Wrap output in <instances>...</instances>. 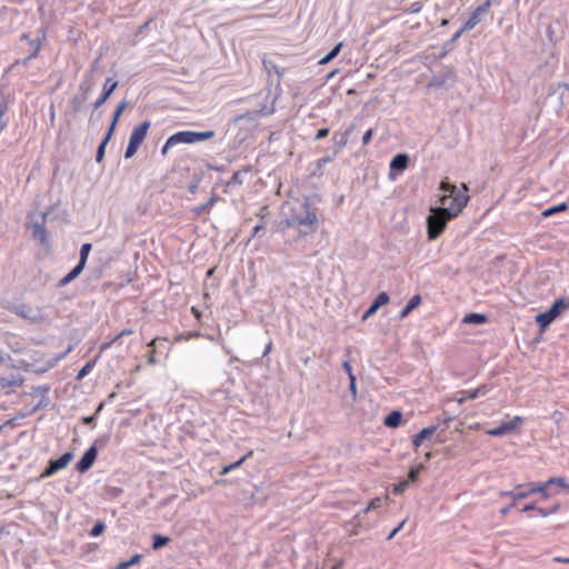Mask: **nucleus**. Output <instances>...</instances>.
<instances>
[{"mask_svg":"<svg viewBox=\"0 0 569 569\" xmlns=\"http://www.w3.org/2000/svg\"><path fill=\"white\" fill-rule=\"evenodd\" d=\"M306 207V216L305 217H292L288 222L289 226H307L310 228V231H316L318 226V217L315 211H312L308 203Z\"/></svg>","mask_w":569,"mask_h":569,"instance_id":"nucleus-10","label":"nucleus"},{"mask_svg":"<svg viewBox=\"0 0 569 569\" xmlns=\"http://www.w3.org/2000/svg\"><path fill=\"white\" fill-rule=\"evenodd\" d=\"M103 530H104V525H103L102 522H97V523L92 527V529H91V531H90V535H91L92 537H98L99 535H101V533L103 532Z\"/></svg>","mask_w":569,"mask_h":569,"instance_id":"nucleus-41","label":"nucleus"},{"mask_svg":"<svg viewBox=\"0 0 569 569\" xmlns=\"http://www.w3.org/2000/svg\"><path fill=\"white\" fill-rule=\"evenodd\" d=\"M191 312L194 316L196 319L200 320L201 318V311L197 307H191Z\"/></svg>","mask_w":569,"mask_h":569,"instance_id":"nucleus-54","label":"nucleus"},{"mask_svg":"<svg viewBox=\"0 0 569 569\" xmlns=\"http://www.w3.org/2000/svg\"><path fill=\"white\" fill-rule=\"evenodd\" d=\"M342 46H343V43H342V42L337 43V44L331 49V51H330L329 53H327L323 58H321V59L319 60V64H327V63H329L332 59H335V58L339 54V52H340V50H341Z\"/></svg>","mask_w":569,"mask_h":569,"instance_id":"nucleus-30","label":"nucleus"},{"mask_svg":"<svg viewBox=\"0 0 569 569\" xmlns=\"http://www.w3.org/2000/svg\"><path fill=\"white\" fill-rule=\"evenodd\" d=\"M523 486L522 485H518L516 487L517 489V493L513 495V503H516L518 500H522L527 497L530 496V493H528V489L527 490H522Z\"/></svg>","mask_w":569,"mask_h":569,"instance_id":"nucleus-36","label":"nucleus"},{"mask_svg":"<svg viewBox=\"0 0 569 569\" xmlns=\"http://www.w3.org/2000/svg\"><path fill=\"white\" fill-rule=\"evenodd\" d=\"M408 487V481H401L399 483L393 485L392 492L396 495L402 493Z\"/></svg>","mask_w":569,"mask_h":569,"instance_id":"nucleus-39","label":"nucleus"},{"mask_svg":"<svg viewBox=\"0 0 569 569\" xmlns=\"http://www.w3.org/2000/svg\"><path fill=\"white\" fill-rule=\"evenodd\" d=\"M559 505L553 506L551 509L537 508L538 513L541 517H548L559 510Z\"/></svg>","mask_w":569,"mask_h":569,"instance_id":"nucleus-38","label":"nucleus"},{"mask_svg":"<svg viewBox=\"0 0 569 569\" xmlns=\"http://www.w3.org/2000/svg\"><path fill=\"white\" fill-rule=\"evenodd\" d=\"M389 302V296L387 292H380L373 301V308L379 309L381 306Z\"/></svg>","mask_w":569,"mask_h":569,"instance_id":"nucleus-35","label":"nucleus"},{"mask_svg":"<svg viewBox=\"0 0 569 569\" xmlns=\"http://www.w3.org/2000/svg\"><path fill=\"white\" fill-rule=\"evenodd\" d=\"M372 136H373V129H368L363 137H362V143L366 146L370 142V140L372 139Z\"/></svg>","mask_w":569,"mask_h":569,"instance_id":"nucleus-43","label":"nucleus"},{"mask_svg":"<svg viewBox=\"0 0 569 569\" xmlns=\"http://www.w3.org/2000/svg\"><path fill=\"white\" fill-rule=\"evenodd\" d=\"M350 389L353 393H356V377L351 376L350 378Z\"/></svg>","mask_w":569,"mask_h":569,"instance_id":"nucleus-56","label":"nucleus"},{"mask_svg":"<svg viewBox=\"0 0 569 569\" xmlns=\"http://www.w3.org/2000/svg\"><path fill=\"white\" fill-rule=\"evenodd\" d=\"M250 167H244L241 170H237L233 172L230 180L224 183V192H229L237 186H241L243 183L242 174L250 172Z\"/></svg>","mask_w":569,"mask_h":569,"instance_id":"nucleus-17","label":"nucleus"},{"mask_svg":"<svg viewBox=\"0 0 569 569\" xmlns=\"http://www.w3.org/2000/svg\"><path fill=\"white\" fill-rule=\"evenodd\" d=\"M97 458V449L94 446L90 447L82 456V458L76 465V469L79 472L89 470L94 463Z\"/></svg>","mask_w":569,"mask_h":569,"instance_id":"nucleus-12","label":"nucleus"},{"mask_svg":"<svg viewBox=\"0 0 569 569\" xmlns=\"http://www.w3.org/2000/svg\"><path fill=\"white\" fill-rule=\"evenodd\" d=\"M352 130H353V127L351 126L349 129H347V130L345 131V133H342V134H341L340 140L337 142V147H338V148H340V149H341V148H343V147H346V146H347V143H348V141H349V136H350V133L352 132Z\"/></svg>","mask_w":569,"mask_h":569,"instance_id":"nucleus-37","label":"nucleus"},{"mask_svg":"<svg viewBox=\"0 0 569 569\" xmlns=\"http://www.w3.org/2000/svg\"><path fill=\"white\" fill-rule=\"evenodd\" d=\"M132 333H133V330H132V329H130V328H126V329L121 330L118 335H116V339H118V340H119V339H121V338H123V337H127V336H130V335H132Z\"/></svg>","mask_w":569,"mask_h":569,"instance_id":"nucleus-45","label":"nucleus"},{"mask_svg":"<svg viewBox=\"0 0 569 569\" xmlns=\"http://www.w3.org/2000/svg\"><path fill=\"white\" fill-rule=\"evenodd\" d=\"M377 310H378V309H377V308H373V305H371V306L369 307V309L365 312V315H363V317H362V318H363V319H367V318H369V317L373 316V315L377 312Z\"/></svg>","mask_w":569,"mask_h":569,"instance_id":"nucleus-50","label":"nucleus"},{"mask_svg":"<svg viewBox=\"0 0 569 569\" xmlns=\"http://www.w3.org/2000/svg\"><path fill=\"white\" fill-rule=\"evenodd\" d=\"M91 243H83L81 246V249H80V259H79V262H78V267H80L81 269H84L86 267V263H87V260H88V257H89V253L91 251Z\"/></svg>","mask_w":569,"mask_h":569,"instance_id":"nucleus-31","label":"nucleus"},{"mask_svg":"<svg viewBox=\"0 0 569 569\" xmlns=\"http://www.w3.org/2000/svg\"><path fill=\"white\" fill-rule=\"evenodd\" d=\"M24 382V378L19 373H10L0 377V390L9 396L20 388Z\"/></svg>","mask_w":569,"mask_h":569,"instance_id":"nucleus-8","label":"nucleus"},{"mask_svg":"<svg viewBox=\"0 0 569 569\" xmlns=\"http://www.w3.org/2000/svg\"><path fill=\"white\" fill-rule=\"evenodd\" d=\"M555 486L556 487H566L565 478L552 477V478H549L547 481L540 482L538 493H540L543 499H548L551 496L557 493V491L553 492L550 490Z\"/></svg>","mask_w":569,"mask_h":569,"instance_id":"nucleus-11","label":"nucleus"},{"mask_svg":"<svg viewBox=\"0 0 569 569\" xmlns=\"http://www.w3.org/2000/svg\"><path fill=\"white\" fill-rule=\"evenodd\" d=\"M150 126V121L146 120L133 128L124 152V157L127 159L133 157L137 153L138 149L140 148V146L142 144L148 134Z\"/></svg>","mask_w":569,"mask_h":569,"instance_id":"nucleus-4","label":"nucleus"},{"mask_svg":"<svg viewBox=\"0 0 569 569\" xmlns=\"http://www.w3.org/2000/svg\"><path fill=\"white\" fill-rule=\"evenodd\" d=\"M82 270L83 269H81L80 267L76 266L69 273H67L63 278H61L59 280L58 286L59 287L67 286L68 283L73 281L82 272Z\"/></svg>","mask_w":569,"mask_h":569,"instance_id":"nucleus-25","label":"nucleus"},{"mask_svg":"<svg viewBox=\"0 0 569 569\" xmlns=\"http://www.w3.org/2000/svg\"><path fill=\"white\" fill-rule=\"evenodd\" d=\"M46 217L47 214L44 213L41 223H33L31 226L32 237L37 239L42 246H48V232L44 227Z\"/></svg>","mask_w":569,"mask_h":569,"instance_id":"nucleus-15","label":"nucleus"},{"mask_svg":"<svg viewBox=\"0 0 569 569\" xmlns=\"http://www.w3.org/2000/svg\"><path fill=\"white\" fill-rule=\"evenodd\" d=\"M219 201V197L216 194H212L208 201L203 204L197 206L192 209V212L200 217L204 211L210 210L217 202Z\"/></svg>","mask_w":569,"mask_h":569,"instance_id":"nucleus-23","label":"nucleus"},{"mask_svg":"<svg viewBox=\"0 0 569 569\" xmlns=\"http://www.w3.org/2000/svg\"><path fill=\"white\" fill-rule=\"evenodd\" d=\"M492 0H486L483 3L479 4L469 16L468 20L461 28V31H469L473 29L478 23L481 22L485 16L489 13L491 8Z\"/></svg>","mask_w":569,"mask_h":569,"instance_id":"nucleus-6","label":"nucleus"},{"mask_svg":"<svg viewBox=\"0 0 569 569\" xmlns=\"http://www.w3.org/2000/svg\"><path fill=\"white\" fill-rule=\"evenodd\" d=\"M253 455V451L252 450H249L243 457H241L240 459H243V462L249 459L250 457H252Z\"/></svg>","mask_w":569,"mask_h":569,"instance_id":"nucleus-61","label":"nucleus"},{"mask_svg":"<svg viewBox=\"0 0 569 569\" xmlns=\"http://www.w3.org/2000/svg\"><path fill=\"white\" fill-rule=\"evenodd\" d=\"M328 134H329V129H327V128L319 129L318 132L316 133V139L317 140L323 139Z\"/></svg>","mask_w":569,"mask_h":569,"instance_id":"nucleus-46","label":"nucleus"},{"mask_svg":"<svg viewBox=\"0 0 569 569\" xmlns=\"http://www.w3.org/2000/svg\"><path fill=\"white\" fill-rule=\"evenodd\" d=\"M91 369V362H88L78 373V378L84 377Z\"/></svg>","mask_w":569,"mask_h":569,"instance_id":"nucleus-48","label":"nucleus"},{"mask_svg":"<svg viewBox=\"0 0 569 569\" xmlns=\"http://www.w3.org/2000/svg\"><path fill=\"white\" fill-rule=\"evenodd\" d=\"M409 158L405 153L397 154L390 162V169L403 171L408 167Z\"/></svg>","mask_w":569,"mask_h":569,"instance_id":"nucleus-20","label":"nucleus"},{"mask_svg":"<svg viewBox=\"0 0 569 569\" xmlns=\"http://www.w3.org/2000/svg\"><path fill=\"white\" fill-rule=\"evenodd\" d=\"M128 568H129V563L127 561H123V562L118 563L116 569H128Z\"/></svg>","mask_w":569,"mask_h":569,"instance_id":"nucleus-59","label":"nucleus"},{"mask_svg":"<svg viewBox=\"0 0 569 569\" xmlns=\"http://www.w3.org/2000/svg\"><path fill=\"white\" fill-rule=\"evenodd\" d=\"M398 532H399V531H398V529H396V528H395V529L389 533V536L387 537V539H388V540H391V539H392V538H393Z\"/></svg>","mask_w":569,"mask_h":569,"instance_id":"nucleus-63","label":"nucleus"},{"mask_svg":"<svg viewBox=\"0 0 569 569\" xmlns=\"http://www.w3.org/2000/svg\"><path fill=\"white\" fill-rule=\"evenodd\" d=\"M172 147H174V144H170L169 138H168L167 141L164 142V144L161 148V154L166 156L168 153L169 149L172 148Z\"/></svg>","mask_w":569,"mask_h":569,"instance_id":"nucleus-49","label":"nucleus"},{"mask_svg":"<svg viewBox=\"0 0 569 569\" xmlns=\"http://www.w3.org/2000/svg\"><path fill=\"white\" fill-rule=\"evenodd\" d=\"M419 472H420L419 468H411L410 471H409V475H408L409 479L411 481H415L417 479Z\"/></svg>","mask_w":569,"mask_h":569,"instance_id":"nucleus-47","label":"nucleus"},{"mask_svg":"<svg viewBox=\"0 0 569 569\" xmlns=\"http://www.w3.org/2000/svg\"><path fill=\"white\" fill-rule=\"evenodd\" d=\"M82 270L83 269H81L80 267L76 266L69 273H67L63 278H61L59 280L58 286L59 287L67 286L68 283L73 281L82 272Z\"/></svg>","mask_w":569,"mask_h":569,"instance_id":"nucleus-26","label":"nucleus"},{"mask_svg":"<svg viewBox=\"0 0 569 569\" xmlns=\"http://www.w3.org/2000/svg\"><path fill=\"white\" fill-rule=\"evenodd\" d=\"M436 430L437 427H428L415 435L412 438L413 448L417 450L427 438H430L436 432Z\"/></svg>","mask_w":569,"mask_h":569,"instance_id":"nucleus-18","label":"nucleus"},{"mask_svg":"<svg viewBox=\"0 0 569 569\" xmlns=\"http://www.w3.org/2000/svg\"><path fill=\"white\" fill-rule=\"evenodd\" d=\"M402 422V413L398 410L391 411L383 420V423L388 428H397Z\"/></svg>","mask_w":569,"mask_h":569,"instance_id":"nucleus-21","label":"nucleus"},{"mask_svg":"<svg viewBox=\"0 0 569 569\" xmlns=\"http://www.w3.org/2000/svg\"><path fill=\"white\" fill-rule=\"evenodd\" d=\"M488 392V387L487 385H482L473 390H463V391H460L459 395H461L460 398H458V402L459 403H462L467 400H473L480 396H485L486 393Z\"/></svg>","mask_w":569,"mask_h":569,"instance_id":"nucleus-16","label":"nucleus"},{"mask_svg":"<svg viewBox=\"0 0 569 569\" xmlns=\"http://www.w3.org/2000/svg\"><path fill=\"white\" fill-rule=\"evenodd\" d=\"M169 541H170V539L168 537H163V536H160V535H154L153 536L152 548L156 549V550L160 549L163 546H166Z\"/></svg>","mask_w":569,"mask_h":569,"instance_id":"nucleus-34","label":"nucleus"},{"mask_svg":"<svg viewBox=\"0 0 569 569\" xmlns=\"http://www.w3.org/2000/svg\"><path fill=\"white\" fill-rule=\"evenodd\" d=\"M567 308H569V299H557L549 310L536 316L537 325L541 330H545Z\"/></svg>","mask_w":569,"mask_h":569,"instance_id":"nucleus-5","label":"nucleus"},{"mask_svg":"<svg viewBox=\"0 0 569 569\" xmlns=\"http://www.w3.org/2000/svg\"><path fill=\"white\" fill-rule=\"evenodd\" d=\"M530 510H537L536 506L535 505H526L521 511L522 512H527V511H530Z\"/></svg>","mask_w":569,"mask_h":569,"instance_id":"nucleus-57","label":"nucleus"},{"mask_svg":"<svg viewBox=\"0 0 569 569\" xmlns=\"http://www.w3.org/2000/svg\"><path fill=\"white\" fill-rule=\"evenodd\" d=\"M72 459H73V453L72 452H64L58 459L51 460L49 462V466L41 473V478L51 477L56 472H58L59 470L64 469L71 462Z\"/></svg>","mask_w":569,"mask_h":569,"instance_id":"nucleus-9","label":"nucleus"},{"mask_svg":"<svg viewBox=\"0 0 569 569\" xmlns=\"http://www.w3.org/2000/svg\"><path fill=\"white\" fill-rule=\"evenodd\" d=\"M551 418L555 420V422L557 425L561 423L565 419V416L561 411L559 410H555L552 413H551Z\"/></svg>","mask_w":569,"mask_h":569,"instance_id":"nucleus-42","label":"nucleus"},{"mask_svg":"<svg viewBox=\"0 0 569 569\" xmlns=\"http://www.w3.org/2000/svg\"><path fill=\"white\" fill-rule=\"evenodd\" d=\"M439 189L442 191L439 198L442 206L440 208L447 210L451 217H458L469 201L467 186L462 184L461 188H457L446 179L440 182Z\"/></svg>","mask_w":569,"mask_h":569,"instance_id":"nucleus-1","label":"nucleus"},{"mask_svg":"<svg viewBox=\"0 0 569 569\" xmlns=\"http://www.w3.org/2000/svg\"><path fill=\"white\" fill-rule=\"evenodd\" d=\"M118 86V82L114 81L111 78H108L103 84L102 93L100 97L94 101L93 107L94 109L100 108L112 94V92L116 90Z\"/></svg>","mask_w":569,"mask_h":569,"instance_id":"nucleus-13","label":"nucleus"},{"mask_svg":"<svg viewBox=\"0 0 569 569\" xmlns=\"http://www.w3.org/2000/svg\"><path fill=\"white\" fill-rule=\"evenodd\" d=\"M342 367H343L345 371L348 373L349 378H351V376H353V373H352V368H351L349 361H345L342 363Z\"/></svg>","mask_w":569,"mask_h":569,"instance_id":"nucleus-51","label":"nucleus"},{"mask_svg":"<svg viewBox=\"0 0 569 569\" xmlns=\"http://www.w3.org/2000/svg\"><path fill=\"white\" fill-rule=\"evenodd\" d=\"M362 515L363 513H361V511H360L356 516H353V518L351 520H349V521H347L345 523V527L351 526V530L349 532V536H357V535H359L365 529L363 525L361 522V516Z\"/></svg>","mask_w":569,"mask_h":569,"instance_id":"nucleus-19","label":"nucleus"},{"mask_svg":"<svg viewBox=\"0 0 569 569\" xmlns=\"http://www.w3.org/2000/svg\"><path fill=\"white\" fill-rule=\"evenodd\" d=\"M168 339L166 337H156L153 338L148 345V352L146 355V358H147V363L150 365V366H153L156 363H158V359L156 357L157 355V346L160 343V342H167Z\"/></svg>","mask_w":569,"mask_h":569,"instance_id":"nucleus-14","label":"nucleus"},{"mask_svg":"<svg viewBox=\"0 0 569 569\" xmlns=\"http://www.w3.org/2000/svg\"><path fill=\"white\" fill-rule=\"evenodd\" d=\"M515 506V503L512 502L510 506L501 509V513L502 515H507L509 512V510Z\"/></svg>","mask_w":569,"mask_h":569,"instance_id":"nucleus-62","label":"nucleus"},{"mask_svg":"<svg viewBox=\"0 0 569 569\" xmlns=\"http://www.w3.org/2000/svg\"><path fill=\"white\" fill-rule=\"evenodd\" d=\"M465 323L482 325L487 321V317L481 313H468L463 317Z\"/></svg>","mask_w":569,"mask_h":569,"instance_id":"nucleus-29","label":"nucleus"},{"mask_svg":"<svg viewBox=\"0 0 569 569\" xmlns=\"http://www.w3.org/2000/svg\"><path fill=\"white\" fill-rule=\"evenodd\" d=\"M216 136L213 130L196 132V131H179L169 137L170 144H193L200 141L210 140Z\"/></svg>","mask_w":569,"mask_h":569,"instance_id":"nucleus-3","label":"nucleus"},{"mask_svg":"<svg viewBox=\"0 0 569 569\" xmlns=\"http://www.w3.org/2000/svg\"><path fill=\"white\" fill-rule=\"evenodd\" d=\"M141 559V555H134L130 560H128L127 562L129 563V567L138 563Z\"/></svg>","mask_w":569,"mask_h":569,"instance_id":"nucleus-52","label":"nucleus"},{"mask_svg":"<svg viewBox=\"0 0 569 569\" xmlns=\"http://www.w3.org/2000/svg\"><path fill=\"white\" fill-rule=\"evenodd\" d=\"M127 107H128V102H127V101L121 102V103L117 107V109H116V111H114V113H113V117H112V121H111V123H110V127H109V129H108L109 137H112V134H113V132H114V129H116V127H117V124H118V121H119V119H120V117H121L122 112L124 111V109H126Z\"/></svg>","mask_w":569,"mask_h":569,"instance_id":"nucleus-22","label":"nucleus"},{"mask_svg":"<svg viewBox=\"0 0 569 569\" xmlns=\"http://www.w3.org/2000/svg\"><path fill=\"white\" fill-rule=\"evenodd\" d=\"M421 302V297L419 295H415L410 298L407 306L400 311V319L406 318L415 308H417Z\"/></svg>","mask_w":569,"mask_h":569,"instance_id":"nucleus-24","label":"nucleus"},{"mask_svg":"<svg viewBox=\"0 0 569 569\" xmlns=\"http://www.w3.org/2000/svg\"><path fill=\"white\" fill-rule=\"evenodd\" d=\"M555 561L561 562V563H569V558L557 557V558H555Z\"/></svg>","mask_w":569,"mask_h":569,"instance_id":"nucleus-60","label":"nucleus"},{"mask_svg":"<svg viewBox=\"0 0 569 569\" xmlns=\"http://www.w3.org/2000/svg\"><path fill=\"white\" fill-rule=\"evenodd\" d=\"M110 139H111V137H109V132H107L104 139L101 141V143L98 147L97 154H96L97 162H101L102 161V159L104 157L106 146L109 142Z\"/></svg>","mask_w":569,"mask_h":569,"instance_id":"nucleus-33","label":"nucleus"},{"mask_svg":"<svg viewBox=\"0 0 569 569\" xmlns=\"http://www.w3.org/2000/svg\"><path fill=\"white\" fill-rule=\"evenodd\" d=\"M117 341L118 339L114 336L111 340L102 342L99 348L100 355L110 349Z\"/></svg>","mask_w":569,"mask_h":569,"instance_id":"nucleus-40","label":"nucleus"},{"mask_svg":"<svg viewBox=\"0 0 569 569\" xmlns=\"http://www.w3.org/2000/svg\"><path fill=\"white\" fill-rule=\"evenodd\" d=\"M231 471H232V469H231V468H230V466L228 465V466H224V467L222 468V470H221L220 475H221V476H224V475H227V473H229V472H231Z\"/></svg>","mask_w":569,"mask_h":569,"instance_id":"nucleus-58","label":"nucleus"},{"mask_svg":"<svg viewBox=\"0 0 569 569\" xmlns=\"http://www.w3.org/2000/svg\"><path fill=\"white\" fill-rule=\"evenodd\" d=\"M522 423L523 418L516 416L510 421L502 422L499 427L487 430V435L491 437H501L516 431L522 426Z\"/></svg>","mask_w":569,"mask_h":569,"instance_id":"nucleus-7","label":"nucleus"},{"mask_svg":"<svg viewBox=\"0 0 569 569\" xmlns=\"http://www.w3.org/2000/svg\"><path fill=\"white\" fill-rule=\"evenodd\" d=\"M80 91L82 92V99L79 100L76 97L72 100V104H73L74 110H80L81 103L87 99V97L89 96V93L91 91V86L90 84H86V83H81L80 84Z\"/></svg>","mask_w":569,"mask_h":569,"instance_id":"nucleus-27","label":"nucleus"},{"mask_svg":"<svg viewBox=\"0 0 569 569\" xmlns=\"http://www.w3.org/2000/svg\"><path fill=\"white\" fill-rule=\"evenodd\" d=\"M388 499H389L388 496H386L385 498H380V497L372 498L369 501V503L367 505V507L361 510V513L366 515L372 510L380 508L382 506L383 501H387Z\"/></svg>","mask_w":569,"mask_h":569,"instance_id":"nucleus-28","label":"nucleus"},{"mask_svg":"<svg viewBox=\"0 0 569 569\" xmlns=\"http://www.w3.org/2000/svg\"><path fill=\"white\" fill-rule=\"evenodd\" d=\"M517 493V489L515 488V490L512 491H502L500 492V497H509L513 500V495Z\"/></svg>","mask_w":569,"mask_h":569,"instance_id":"nucleus-53","label":"nucleus"},{"mask_svg":"<svg viewBox=\"0 0 569 569\" xmlns=\"http://www.w3.org/2000/svg\"><path fill=\"white\" fill-rule=\"evenodd\" d=\"M242 463H243V459H239L238 461L230 463L229 466L232 470H234V469L239 468Z\"/></svg>","mask_w":569,"mask_h":569,"instance_id":"nucleus-55","label":"nucleus"},{"mask_svg":"<svg viewBox=\"0 0 569 569\" xmlns=\"http://www.w3.org/2000/svg\"><path fill=\"white\" fill-rule=\"evenodd\" d=\"M431 214L427 218V236L429 240H436L445 231L447 223L455 217H451L447 210L441 208H431Z\"/></svg>","mask_w":569,"mask_h":569,"instance_id":"nucleus-2","label":"nucleus"},{"mask_svg":"<svg viewBox=\"0 0 569 569\" xmlns=\"http://www.w3.org/2000/svg\"><path fill=\"white\" fill-rule=\"evenodd\" d=\"M262 228H263V226H261V224L256 226V227L253 228V236L258 234V232H259L260 230H262Z\"/></svg>","mask_w":569,"mask_h":569,"instance_id":"nucleus-64","label":"nucleus"},{"mask_svg":"<svg viewBox=\"0 0 569 569\" xmlns=\"http://www.w3.org/2000/svg\"><path fill=\"white\" fill-rule=\"evenodd\" d=\"M568 209L567 203L562 202L557 206L550 207L542 212L543 217H551L558 212L566 211Z\"/></svg>","mask_w":569,"mask_h":569,"instance_id":"nucleus-32","label":"nucleus"},{"mask_svg":"<svg viewBox=\"0 0 569 569\" xmlns=\"http://www.w3.org/2000/svg\"><path fill=\"white\" fill-rule=\"evenodd\" d=\"M540 482H530L527 485L528 493H538Z\"/></svg>","mask_w":569,"mask_h":569,"instance_id":"nucleus-44","label":"nucleus"}]
</instances>
